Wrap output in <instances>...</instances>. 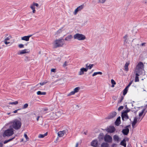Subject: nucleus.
<instances>
[{"label":"nucleus","mask_w":147,"mask_h":147,"mask_svg":"<svg viewBox=\"0 0 147 147\" xmlns=\"http://www.w3.org/2000/svg\"><path fill=\"white\" fill-rule=\"evenodd\" d=\"M9 124H11L10 127H11L16 130L19 129L22 126V123L20 121L17 119L10 121Z\"/></svg>","instance_id":"nucleus-1"},{"label":"nucleus","mask_w":147,"mask_h":147,"mask_svg":"<svg viewBox=\"0 0 147 147\" xmlns=\"http://www.w3.org/2000/svg\"><path fill=\"white\" fill-rule=\"evenodd\" d=\"M14 131L13 129L11 127L7 129L5 131L3 134V136L4 137L6 136H10L14 134Z\"/></svg>","instance_id":"nucleus-2"},{"label":"nucleus","mask_w":147,"mask_h":147,"mask_svg":"<svg viewBox=\"0 0 147 147\" xmlns=\"http://www.w3.org/2000/svg\"><path fill=\"white\" fill-rule=\"evenodd\" d=\"M55 42L54 47L56 48L62 47L64 44V40L63 38L56 40L55 41Z\"/></svg>","instance_id":"nucleus-3"},{"label":"nucleus","mask_w":147,"mask_h":147,"mask_svg":"<svg viewBox=\"0 0 147 147\" xmlns=\"http://www.w3.org/2000/svg\"><path fill=\"white\" fill-rule=\"evenodd\" d=\"M136 71V73L140 75L143 74V73H144V65H137Z\"/></svg>","instance_id":"nucleus-4"},{"label":"nucleus","mask_w":147,"mask_h":147,"mask_svg":"<svg viewBox=\"0 0 147 147\" xmlns=\"http://www.w3.org/2000/svg\"><path fill=\"white\" fill-rule=\"evenodd\" d=\"M74 38L78 40H83L86 39L85 36L82 34L77 33L74 35Z\"/></svg>","instance_id":"nucleus-5"},{"label":"nucleus","mask_w":147,"mask_h":147,"mask_svg":"<svg viewBox=\"0 0 147 147\" xmlns=\"http://www.w3.org/2000/svg\"><path fill=\"white\" fill-rule=\"evenodd\" d=\"M130 111V110H126L124 111L121 115V117L122 120L123 121H125L128 119L129 117L128 116L127 113L128 112Z\"/></svg>","instance_id":"nucleus-6"},{"label":"nucleus","mask_w":147,"mask_h":147,"mask_svg":"<svg viewBox=\"0 0 147 147\" xmlns=\"http://www.w3.org/2000/svg\"><path fill=\"white\" fill-rule=\"evenodd\" d=\"M104 139L105 142H111L112 140V137L109 135H106Z\"/></svg>","instance_id":"nucleus-7"},{"label":"nucleus","mask_w":147,"mask_h":147,"mask_svg":"<svg viewBox=\"0 0 147 147\" xmlns=\"http://www.w3.org/2000/svg\"><path fill=\"white\" fill-rule=\"evenodd\" d=\"M115 130V129L113 126H110L106 129V131L109 133H112Z\"/></svg>","instance_id":"nucleus-8"},{"label":"nucleus","mask_w":147,"mask_h":147,"mask_svg":"<svg viewBox=\"0 0 147 147\" xmlns=\"http://www.w3.org/2000/svg\"><path fill=\"white\" fill-rule=\"evenodd\" d=\"M80 89V87H79L75 88L73 91L71 92L69 94V95H72L76 93L77 92L79 91Z\"/></svg>","instance_id":"nucleus-9"},{"label":"nucleus","mask_w":147,"mask_h":147,"mask_svg":"<svg viewBox=\"0 0 147 147\" xmlns=\"http://www.w3.org/2000/svg\"><path fill=\"white\" fill-rule=\"evenodd\" d=\"M88 70V68H84L83 67L81 68L80 69V71L79 72V75H81L84 74V72H86Z\"/></svg>","instance_id":"nucleus-10"},{"label":"nucleus","mask_w":147,"mask_h":147,"mask_svg":"<svg viewBox=\"0 0 147 147\" xmlns=\"http://www.w3.org/2000/svg\"><path fill=\"white\" fill-rule=\"evenodd\" d=\"M117 115V113L115 111H113L109 114L108 116L109 119H111L115 117Z\"/></svg>","instance_id":"nucleus-11"},{"label":"nucleus","mask_w":147,"mask_h":147,"mask_svg":"<svg viewBox=\"0 0 147 147\" xmlns=\"http://www.w3.org/2000/svg\"><path fill=\"white\" fill-rule=\"evenodd\" d=\"M130 125H128L126 127V128L123 129L122 131V132L125 135H127L128 134L129 131V129L128 127Z\"/></svg>","instance_id":"nucleus-12"},{"label":"nucleus","mask_w":147,"mask_h":147,"mask_svg":"<svg viewBox=\"0 0 147 147\" xmlns=\"http://www.w3.org/2000/svg\"><path fill=\"white\" fill-rule=\"evenodd\" d=\"M91 146L96 147L98 145V141L97 140H93L91 143Z\"/></svg>","instance_id":"nucleus-13"},{"label":"nucleus","mask_w":147,"mask_h":147,"mask_svg":"<svg viewBox=\"0 0 147 147\" xmlns=\"http://www.w3.org/2000/svg\"><path fill=\"white\" fill-rule=\"evenodd\" d=\"M32 36V35H29L28 36H25L22 38V40L26 41H28L29 38L30 37Z\"/></svg>","instance_id":"nucleus-14"},{"label":"nucleus","mask_w":147,"mask_h":147,"mask_svg":"<svg viewBox=\"0 0 147 147\" xmlns=\"http://www.w3.org/2000/svg\"><path fill=\"white\" fill-rule=\"evenodd\" d=\"M65 131L63 130L61 131H59L58 133V136L59 137H61L63 136L64 134L65 133Z\"/></svg>","instance_id":"nucleus-15"},{"label":"nucleus","mask_w":147,"mask_h":147,"mask_svg":"<svg viewBox=\"0 0 147 147\" xmlns=\"http://www.w3.org/2000/svg\"><path fill=\"white\" fill-rule=\"evenodd\" d=\"M121 117H119L116 119L115 122V124L116 125L118 126L119 125V124L121 123Z\"/></svg>","instance_id":"nucleus-16"},{"label":"nucleus","mask_w":147,"mask_h":147,"mask_svg":"<svg viewBox=\"0 0 147 147\" xmlns=\"http://www.w3.org/2000/svg\"><path fill=\"white\" fill-rule=\"evenodd\" d=\"M29 50L27 49H24L23 50H22L20 51V53H18V54H25L26 53H28L30 52V51H28Z\"/></svg>","instance_id":"nucleus-17"},{"label":"nucleus","mask_w":147,"mask_h":147,"mask_svg":"<svg viewBox=\"0 0 147 147\" xmlns=\"http://www.w3.org/2000/svg\"><path fill=\"white\" fill-rule=\"evenodd\" d=\"M138 118L137 117H135L134 119V121L132 123V126L133 128L135 127V126L137 122Z\"/></svg>","instance_id":"nucleus-18"},{"label":"nucleus","mask_w":147,"mask_h":147,"mask_svg":"<svg viewBox=\"0 0 147 147\" xmlns=\"http://www.w3.org/2000/svg\"><path fill=\"white\" fill-rule=\"evenodd\" d=\"M73 38L72 36L71 35H69L67 36L64 40H65L67 41H69L71 40Z\"/></svg>","instance_id":"nucleus-19"},{"label":"nucleus","mask_w":147,"mask_h":147,"mask_svg":"<svg viewBox=\"0 0 147 147\" xmlns=\"http://www.w3.org/2000/svg\"><path fill=\"white\" fill-rule=\"evenodd\" d=\"M146 109L147 108H145L144 109L142 110V111L139 113V117L141 116L144 113V114H145V113H145V112L146 110Z\"/></svg>","instance_id":"nucleus-20"},{"label":"nucleus","mask_w":147,"mask_h":147,"mask_svg":"<svg viewBox=\"0 0 147 147\" xmlns=\"http://www.w3.org/2000/svg\"><path fill=\"white\" fill-rule=\"evenodd\" d=\"M120 144L121 145L125 147H126V144L125 140L124 139L121 141L120 143Z\"/></svg>","instance_id":"nucleus-21"},{"label":"nucleus","mask_w":147,"mask_h":147,"mask_svg":"<svg viewBox=\"0 0 147 147\" xmlns=\"http://www.w3.org/2000/svg\"><path fill=\"white\" fill-rule=\"evenodd\" d=\"M37 94L38 95H45L46 94V92H41L39 91L37 92Z\"/></svg>","instance_id":"nucleus-22"},{"label":"nucleus","mask_w":147,"mask_h":147,"mask_svg":"<svg viewBox=\"0 0 147 147\" xmlns=\"http://www.w3.org/2000/svg\"><path fill=\"white\" fill-rule=\"evenodd\" d=\"M140 74L136 73V77L135 78V82H138L139 81L138 76Z\"/></svg>","instance_id":"nucleus-23"},{"label":"nucleus","mask_w":147,"mask_h":147,"mask_svg":"<svg viewBox=\"0 0 147 147\" xmlns=\"http://www.w3.org/2000/svg\"><path fill=\"white\" fill-rule=\"evenodd\" d=\"M108 144L106 142H103L102 143L101 145V147H108Z\"/></svg>","instance_id":"nucleus-24"},{"label":"nucleus","mask_w":147,"mask_h":147,"mask_svg":"<svg viewBox=\"0 0 147 147\" xmlns=\"http://www.w3.org/2000/svg\"><path fill=\"white\" fill-rule=\"evenodd\" d=\"M47 132L45 134H40L39 135L38 137L39 138H43L45 136H46L47 135Z\"/></svg>","instance_id":"nucleus-25"},{"label":"nucleus","mask_w":147,"mask_h":147,"mask_svg":"<svg viewBox=\"0 0 147 147\" xmlns=\"http://www.w3.org/2000/svg\"><path fill=\"white\" fill-rule=\"evenodd\" d=\"M102 74V73L101 72H96L93 73V74L92 75V76L93 77L98 74L101 75Z\"/></svg>","instance_id":"nucleus-26"},{"label":"nucleus","mask_w":147,"mask_h":147,"mask_svg":"<svg viewBox=\"0 0 147 147\" xmlns=\"http://www.w3.org/2000/svg\"><path fill=\"white\" fill-rule=\"evenodd\" d=\"M15 138V137H13V138H11V139H9V140H5V141L4 142H3V143L4 144H5L7 143V142L12 140L14 138Z\"/></svg>","instance_id":"nucleus-27"},{"label":"nucleus","mask_w":147,"mask_h":147,"mask_svg":"<svg viewBox=\"0 0 147 147\" xmlns=\"http://www.w3.org/2000/svg\"><path fill=\"white\" fill-rule=\"evenodd\" d=\"M84 4H83L79 6L77 8L78 9L79 11H80L81 10L84 8Z\"/></svg>","instance_id":"nucleus-28"},{"label":"nucleus","mask_w":147,"mask_h":147,"mask_svg":"<svg viewBox=\"0 0 147 147\" xmlns=\"http://www.w3.org/2000/svg\"><path fill=\"white\" fill-rule=\"evenodd\" d=\"M113 139L114 140L118 141L119 140V138L118 136L115 135L113 137Z\"/></svg>","instance_id":"nucleus-29"},{"label":"nucleus","mask_w":147,"mask_h":147,"mask_svg":"<svg viewBox=\"0 0 147 147\" xmlns=\"http://www.w3.org/2000/svg\"><path fill=\"white\" fill-rule=\"evenodd\" d=\"M18 101H16L15 102H9L8 103V104L9 105H16L18 104Z\"/></svg>","instance_id":"nucleus-30"},{"label":"nucleus","mask_w":147,"mask_h":147,"mask_svg":"<svg viewBox=\"0 0 147 147\" xmlns=\"http://www.w3.org/2000/svg\"><path fill=\"white\" fill-rule=\"evenodd\" d=\"M128 65H125L124 67V69L126 71H128L129 69L128 68Z\"/></svg>","instance_id":"nucleus-31"},{"label":"nucleus","mask_w":147,"mask_h":147,"mask_svg":"<svg viewBox=\"0 0 147 147\" xmlns=\"http://www.w3.org/2000/svg\"><path fill=\"white\" fill-rule=\"evenodd\" d=\"M28 104L27 103H26L23 106L22 109H25L28 107Z\"/></svg>","instance_id":"nucleus-32"},{"label":"nucleus","mask_w":147,"mask_h":147,"mask_svg":"<svg viewBox=\"0 0 147 147\" xmlns=\"http://www.w3.org/2000/svg\"><path fill=\"white\" fill-rule=\"evenodd\" d=\"M128 89H126V88H125L123 90V95L125 96L127 93Z\"/></svg>","instance_id":"nucleus-33"},{"label":"nucleus","mask_w":147,"mask_h":147,"mask_svg":"<svg viewBox=\"0 0 147 147\" xmlns=\"http://www.w3.org/2000/svg\"><path fill=\"white\" fill-rule=\"evenodd\" d=\"M124 99V97L123 96H121V98L118 101V103L121 102Z\"/></svg>","instance_id":"nucleus-34"},{"label":"nucleus","mask_w":147,"mask_h":147,"mask_svg":"<svg viewBox=\"0 0 147 147\" xmlns=\"http://www.w3.org/2000/svg\"><path fill=\"white\" fill-rule=\"evenodd\" d=\"M56 115L57 116H58V117H59L60 116H61V113L60 112H57L56 113Z\"/></svg>","instance_id":"nucleus-35"},{"label":"nucleus","mask_w":147,"mask_h":147,"mask_svg":"<svg viewBox=\"0 0 147 147\" xmlns=\"http://www.w3.org/2000/svg\"><path fill=\"white\" fill-rule=\"evenodd\" d=\"M79 11H78V9L77 8L75 10L74 12V14L76 15Z\"/></svg>","instance_id":"nucleus-36"},{"label":"nucleus","mask_w":147,"mask_h":147,"mask_svg":"<svg viewBox=\"0 0 147 147\" xmlns=\"http://www.w3.org/2000/svg\"><path fill=\"white\" fill-rule=\"evenodd\" d=\"M11 38V36H9L8 37L6 38L4 40L7 41L9 40Z\"/></svg>","instance_id":"nucleus-37"},{"label":"nucleus","mask_w":147,"mask_h":147,"mask_svg":"<svg viewBox=\"0 0 147 147\" xmlns=\"http://www.w3.org/2000/svg\"><path fill=\"white\" fill-rule=\"evenodd\" d=\"M24 137L26 139V141H28L29 140V138L26 134H24Z\"/></svg>","instance_id":"nucleus-38"},{"label":"nucleus","mask_w":147,"mask_h":147,"mask_svg":"<svg viewBox=\"0 0 147 147\" xmlns=\"http://www.w3.org/2000/svg\"><path fill=\"white\" fill-rule=\"evenodd\" d=\"M93 65H89L88 66H87L86 68H88V69H90L92 67Z\"/></svg>","instance_id":"nucleus-39"},{"label":"nucleus","mask_w":147,"mask_h":147,"mask_svg":"<svg viewBox=\"0 0 147 147\" xmlns=\"http://www.w3.org/2000/svg\"><path fill=\"white\" fill-rule=\"evenodd\" d=\"M123 106H120L118 108V110L119 111H120L121 110L123 109Z\"/></svg>","instance_id":"nucleus-40"},{"label":"nucleus","mask_w":147,"mask_h":147,"mask_svg":"<svg viewBox=\"0 0 147 147\" xmlns=\"http://www.w3.org/2000/svg\"><path fill=\"white\" fill-rule=\"evenodd\" d=\"M111 83L112 84H115L116 82L113 79L111 80Z\"/></svg>","instance_id":"nucleus-41"},{"label":"nucleus","mask_w":147,"mask_h":147,"mask_svg":"<svg viewBox=\"0 0 147 147\" xmlns=\"http://www.w3.org/2000/svg\"><path fill=\"white\" fill-rule=\"evenodd\" d=\"M18 47L20 48H22L24 47V45L22 44H20L19 45Z\"/></svg>","instance_id":"nucleus-42"},{"label":"nucleus","mask_w":147,"mask_h":147,"mask_svg":"<svg viewBox=\"0 0 147 147\" xmlns=\"http://www.w3.org/2000/svg\"><path fill=\"white\" fill-rule=\"evenodd\" d=\"M106 0H99V2L100 3H103L106 1Z\"/></svg>","instance_id":"nucleus-43"},{"label":"nucleus","mask_w":147,"mask_h":147,"mask_svg":"<svg viewBox=\"0 0 147 147\" xmlns=\"http://www.w3.org/2000/svg\"><path fill=\"white\" fill-rule=\"evenodd\" d=\"M51 72H55L56 71V69H54V68L52 69H51Z\"/></svg>","instance_id":"nucleus-44"},{"label":"nucleus","mask_w":147,"mask_h":147,"mask_svg":"<svg viewBox=\"0 0 147 147\" xmlns=\"http://www.w3.org/2000/svg\"><path fill=\"white\" fill-rule=\"evenodd\" d=\"M33 5L35 6H36L37 7H38V5H39L37 3H34L33 4Z\"/></svg>","instance_id":"nucleus-45"},{"label":"nucleus","mask_w":147,"mask_h":147,"mask_svg":"<svg viewBox=\"0 0 147 147\" xmlns=\"http://www.w3.org/2000/svg\"><path fill=\"white\" fill-rule=\"evenodd\" d=\"M30 59V58L27 57H26V58L25 59V60L26 61H29V59Z\"/></svg>","instance_id":"nucleus-46"},{"label":"nucleus","mask_w":147,"mask_h":147,"mask_svg":"<svg viewBox=\"0 0 147 147\" xmlns=\"http://www.w3.org/2000/svg\"><path fill=\"white\" fill-rule=\"evenodd\" d=\"M20 110V109H18L14 111L13 112V113H16L19 110Z\"/></svg>","instance_id":"nucleus-47"},{"label":"nucleus","mask_w":147,"mask_h":147,"mask_svg":"<svg viewBox=\"0 0 147 147\" xmlns=\"http://www.w3.org/2000/svg\"><path fill=\"white\" fill-rule=\"evenodd\" d=\"M30 8H31L32 9H35V7H34V6L32 4V5L31 6H30Z\"/></svg>","instance_id":"nucleus-48"},{"label":"nucleus","mask_w":147,"mask_h":147,"mask_svg":"<svg viewBox=\"0 0 147 147\" xmlns=\"http://www.w3.org/2000/svg\"><path fill=\"white\" fill-rule=\"evenodd\" d=\"M4 43L6 45H7L10 43L9 42H8L7 41L4 40Z\"/></svg>","instance_id":"nucleus-49"},{"label":"nucleus","mask_w":147,"mask_h":147,"mask_svg":"<svg viewBox=\"0 0 147 147\" xmlns=\"http://www.w3.org/2000/svg\"><path fill=\"white\" fill-rule=\"evenodd\" d=\"M46 82H42V83H40V84L41 85H43L45 84L46 83Z\"/></svg>","instance_id":"nucleus-50"},{"label":"nucleus","mask_w":147,"mask_h":147,"mask_svg":"<svg viewBox=\"0 0 147 147\" xmlns=\"http://www.w3.org/2000/svg\"><path fill=\"white\" fill-rule=\"evenodd\" d=\"M128 37V36H127V35H125V36L124 37H123V38L124 39H127V38Z\"/></svg>","instance_id":"nucleus-51"},{"label":"nucleus","mask_w":147,"mask_h":147,"mask_svg":"<svg viewBox=\"0 0 147 147\" xmlns=\"http://www.w3.org/2000/svg\"><path fill=\"white\" fill-rule=\"evenodd\" d=\"M3 144L2 142H0V147H3Z\"/></svg>","instance_id":"nucleus-52"},{"label":"nucleus","mask_w":147,"mask_h":147,"mask_svg":"<svg viewBox=\"0 0 147 147\" xmlns=\"http://www.w3.org/2000/svg\"><path fill=\"white\" fill-rule=\"evenodd\" d=\"M61 31H62L61 30V29H59L57 31V32L58 33H60V32H61Z\"/></svg>","instance_id":"nucleus-53"},{"label":"nucleus","mask_w":147,"mask_h":147,"mask_svg":"<svg viewBox=\"0 0 147 147\" xmlns=\"http://www.w3.org/2000/svg\"><path fill=\"white\" fill-rule=\"evenodd\" d=\"M138 64H143V63L141 61L139 62Z\"/></svg>","instance_id":"nucleus-54"},{"label":"nucleus","mask_w":147,"mask_h":147,"mask_svg":"<svg viewBox=\"0 0 147 147\" xmlns=\"http://www.w3.org/2000/svg\"><path fill=\"white\" fill-rule=\"evenodd\" d=\"M35 12H36V10L35 9L32 10V12L33 13H34Z\"/></svg>","instance_id":"nucleus-55"},{"label":"nucleus","mask_w":147,"mask_h":147,"mask_svg":"<svg viewBox=\"0 0 147 147\" xmlns=\"http://www.w3.org/2000/svg\"><path fill=\"white\" fill-rule=\"evenodd\" d=\"M146 44L145 43H144H144H142L141 44V46H143L144 45H145V44Z\"/></svg>","instance_id":"nucleus-56"},{"label":"nucleus","mask_w":147,"mask_h":147,"mask_svg":"<svg viewBox=\"0 0 147 147\" xmlns=\"http://www.w3.org/2000/svg\"><path fill=\"white\" fill-rule=\"evenodd\" d=\"M39 117H40L39 116H38L37 117V119H36L37 121H38Z\"/></svg>","instance_id":"nucleus-57"},{"label":"nucleus","mask_w":147,"mask_h":147,"mask_svg":"<svg viewBox=\"0 0 147 147\" xmlns=\"http://www.w3.org/2000/svg\"><path fill=\"white\" fill-rule=\"evenodd\" d=\"M128 41V40L127 39H125V40H124V42H127V41Z\"/></svg>","instance_id":"nucleus-58"},{"label":"nucleus","mask_w":147,"mask_h":147,"mask_svg":"<svg viewBox=\"0 0 147 147\" xmlns=\"http://www.w3.org/2000/svg\"><path fill=\"white\" fill-rule=\"evenodd\" d=\"M145 108H147L145 112V113H146L147 112V105L146 106Z\"/></svg>","instance_id":"nucleus-59"},{"label":"nucleus","mask_w":147,"mask_h":147,"mask_svg":"<svg viewBox=\"0 0 147 147\" xmlns=\"http://www.w3.org/2000/svg\"><path fill=\"white\" fill-rule=\"evenodd\" d=\"M87 131L84 132L83 134H84L85 135H87Z\"/></svg>","instance_id":"nucleus-60"},{"label":"nucleus","mask_w":147,"mask_h":147,"mask_svg":"<svg viewBox=\"0 0 147 147\" xmlns=\"http://www.w3.org/2000/svg\"><path fill=\"white\" fill-rule=\"evenodd\" d=\"M78 143H77L76 144V146L75 147H78Z\"/></svg>","instance_id":"nucleus-61"},{"label":"nucleus","mask_w":147,"mask_h":147,"mask_svg":"<svg viewBox=\"0 0 147 147\" xmlns=\"http://www.w3.org/2000/svg\"><path fill=\"white\" fill-rule=\"evenodd\" d=\"M131 83H132V82H129V84H128V85L130 86L131 85Z\"/></svg>","instance_id":"nucleus-62"},{"label":"nucleus","mask_w":147,"mask_h":147,"mask_svg":"<svg viewBox=\"0 0 147 147\" xmlns=\"http://www.w3.org/2000/svg\"><path fill=\"white\" fill-rule=\"evenodd\" d=\"M129 62H126V63H125V64H129Z\"/></svg>","instance_id":"nucleus-63"},{"label":"nucleus","mask_w":147,"mask_h":147,"mask_svg":"<svg viewBox=\"0 0 147 147\" xmlns=\"http://www.w3.org/2000/svg\"><path fill=\"white\" fill-rule=\"evenodd\" d=\"M129 87V86L128 85L125 88H126V89H127Z\"/></svg>","instance_id":"nucleus-64"}]
</instances>
